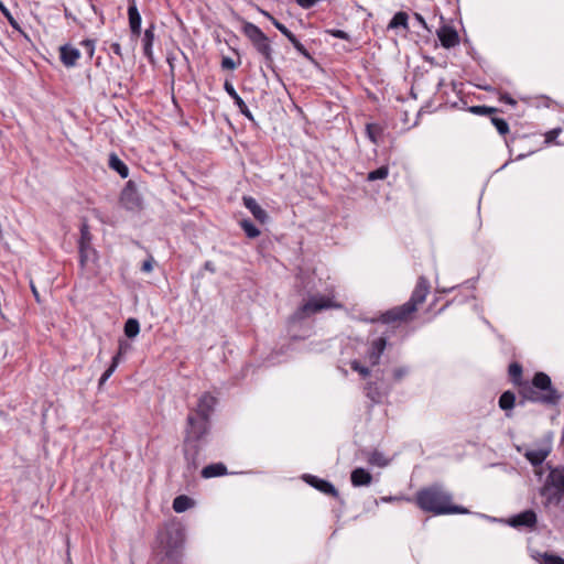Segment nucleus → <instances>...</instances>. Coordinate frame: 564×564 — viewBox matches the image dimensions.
Masks as SVG:
<instances>
[{
	"instance_id": "1",
	"label": "nucleus",
	"mask_w": 564,
	"mask_h": 564,
	"mask_svg": "<svg viewBox=\"0 0 564 564\" xmlns=\"http://www.w3.org/2000/svg\"><path fill=\"white\" fill-rule=\"evenodd\" d=\"M522 366L519 362H511L508 368L510 380L519 387L520 405H524L525 401L543 404L546 406H556L562 393L552 384L550 376L545 372H536L532 381L529 383L522 380Z\"/></svg>"
},
{
	"instance_id": "2",
	"label": "nucleus",
	"mask_w": 564,
	"mask_h": 564,
	"mask_svg": "<svg viewBox=\"0 0 564 564\" xmlns=\"http://www.w3.org/2000/svg\"><path fill=\"white\" fill-rule=\"evenodd\" d=\"M414 502L422 511L434 516L469 513L465 507L454 505L453 495L440 484L416 491Z\"/></svg>"
},
{
	"instance_id": "3",
	"label": "nucleus",
	"mask_w": 564,
	"mask_h": 564,
	"mask_svg": "<svg viewBox=\"0 0 564 564\" xmlns=\"http://www.w3.org/2000/svg\"><path fill=\"white\" fill-rule=\"evenodd\" d=\"M186 423L183 453L187 470L193 473L198 467V456L209 433L210 420L197 417L193 413H188Z\"/></svg>"
},
{
	"instance_id": "4",
	"label": "nucleus",
	"mask_w": 564,
	"mask_h": 564,
	"mask_svg": "<svg viewBox=\"0 0 564 564\" xmlns=\"http://www.w3.org/2000/svg\"><path fill=\"white\" fill-rule=\"evenodd\" d=\"M429 280L421 275L419 276L415 288L408 302L400 306H395L391 310L381 313L379 317L373 318L372 322H380L382 324H393L397 322H406L411 318L412 314L416 312L417 306L422 304L427 294L430 293Z\"/></svg>"
},
{
	"instance_id": "5",
	"label": "nucleus",
	"mask_w": 564,
	"mask_h": 564,
	"mask_svg": "<svg viewBox=\"0 0 564 564\" xmlns=\"http://www.w3.org/2000/svg\"><path fill=\"white\" fill-rule=\"evenodd\" d=\"M160 545L164 554L153 561L155 564H180L183 557V546L185 542V532L180 524H170L164 528L158 535Z\"/></svg>"
},
{
	"instance_id": "6",
	"label": "nucleus",
	"mask_w": 564,
	"mask_h": 564,
	"mask_svg": "<svg viewBox=\"0 0 564 564\" xmlns=\"http://www.w3.org/2000/svg\"><path fill=\"white\" fill-rule=\"evenodd\" d=\"M242 33L251 42L253 48L263 58V63L273 73H275V63L273 57V48L269 37L262 30L251 22H245L242 25Z\"/></svg>"
},
{
	"instance_id": "7",
	"label": "nucleus",
	"mask_w": 564,
	"mask_h": 564,
	"mask_svg": "<svg viewBox=\"0 0 564 564\" xmlns=\"http://www.w3.org/2000/svg\"><path fill=\"white\" fill-rule=\"evenodd\" d=\"M539 494L544 498V506H558L564 498V467L552 468Z\"/></svg>"
},
{
	"instance_id": "8",
	"label": "nucleus",
	"mask_w": 564,
	"mask_h": 564,
	"mask_svg": "<svg viewBox=\"0 0 564 564\" xmlns=\"http://www.w3.org/2000/svg\"><path fill=\"white\" fill-rule=\"evenodd\" d=\"M341 305L335 303L332 297L324 295H313L305 303L299 306L292 318L300 321L323 310L338 308Z\"/></svg>"
},
{
	"instance_id": "9",
	"label": "nucleus",
	"mask_w": 564,
	"mask_h": 564,
	"mask_svg": "<svg viewBox=\"0 0 564 564\" xmlns=\"http://www.w3.org/2000/svg\"><path fill=\"white\" fill-rule=\"evenodd\" d=\"M91 239L93 237L88 226L83 224L78 241L79 262L82 267H85L89 261H95L97 259V252L91 246Z\"/></svg>"
},
{
	"instance_id": "10",
	"label": "nucleus",
	"mask_w": 564,
	"mask_h": 564,
	"mask_svg": "<svg viewBox=\"0 0 564 564\" xmlns=\"http://www.w3.org/2000/svg\"><path fill=\"white\" fill-rule=\"evenodd\" d=\"M120 202L127 210L135 212L142 208V197L133 181L127 182L121 192Z\"/></svg>"
},
{
	"instance_id": "11",
	"label": "nucleus",
	"mask_w": 564,
	"mask_h": 564,
	"mask_svg": "<svg viewBox=\"0 0 564 564\" xmlns=\"http://www.w3.org/2000/svg\"><path fill=\"white\" fill-rule=\"evenodd\" d=\"M391 390L392 386L381 379L368 382L365 388L366 397L375 404L381 403L383 399L389 395Z\"/></svg>"
},
{
	"instance_id": "12",
	"label": "nucleus",
	"mask_w": 564,
	"mask_h": 564,
	"mask_svg": "<svg viewBox=\"0 0 564 564\" xmlns=\"http://www.w3.org/2000/svg\"><path fill=\"white\" fill-rule=\"evenodd\" d=\"M217 399L209 392H205L198 399L196 409L192 410L194 416L210 420V415L214 412Z\"/></svg>"
},
{
	"instance_id": "13",
	"label": "nucleus",
	"mask_w": 564,
	"mask_h": 564,
	"mask_svg": "<svg viewBox=\"0 0 564 564\" xmlns=\"http://www.w3.org/2000/svg\"><path fill=\"white\" fill-rule=\"evenodd\" d=\"M302 479L310 485L311 487L315 488L319 492L334 497L339 498V492L335 488V486L329 482L328 480L322 479L317 476L311 475V474H304L302 476Z\"/></svg>"
},
{
	"instance_id": "14",
	"label": "nucleus",
	"mask_w": 564,
	"mask_h": 564,
	"mask_svg": "<svg viewBox=\"0 0 564 564\" xmlns=\"http://www.w3.org/2000/svg\"><path fill=\"white\" fill-rule=\"evenodd\" d=\"M507 523L516 529L529 528L533 529L538 523V517L534 510L528 509L518 514L510 517Z\"/></svg>"
},
{
	"instance_id": "15",
	"label": "nucleus",
	"mask_w": 564,
	"mask_h": 564,
	"mask_svg": "<svg viewBox=\"0 0 564 564\" xmlns=\"http://www.w3.org/2000/svg\"><path fill=\"white\" fill-rule=\"evenodd\" d=\"M129 343H127L126 340L119 341L117 354L112 357L110 366L107 368V370L101 375L99 379V388H101L105 384V382L112 376L121 360V357L129 350Z\"/></svg>"
},
{
	"instance_id": "16",
	"label": "nucleus",
	"mask_w": 564,
	"mask_h": 564,
	"mask_svg": "<svg viewBox=\"0 0 564 564\" xmlns=\"http://www.w3.org/2000/svg\"><path fill=\"white\" fill-rule=\"evenodd\" d=\"M436 35L445 48H452L458 45L459 36L457 31L451 25H442L437 31Z\"/></svg>"
},
{
	"instance_id": "17",
	"label": "nucleus",
	"mask_w": 564,
	"mask_h": 564,
	"mask_svg": "<svg viewBox=\"0 0 564 564\" xmlns=\"http://www.w3.org/2000/svg\"><path fill=\"white\" fill-rule=\"evenodd\" d=\"M129 7H128V19H129V26L132 36L139 37L141 34V14L138 10L135 0H128Z\"/></svg>"
},
{
	"instance_id": "18",
	"label": "nucleus",
	"mask_w": 564,
	"mask_h": 564,
	"mask_svg": "<svg viewBox=\"0 0 564 564\" xmlns=\"http://www.w3.org/2000/svg\"><path fill=\"white\" fill-rule=\"evenodd\" d=\"M490 121L495 126V128L497 129V131L500 135L506 137L509 133V131H510L509 123L505 119L499 118L496 115H491ZM505 141L509 149L510 154L513 155L516 153V151H514V147H516V142H517L516 138H512L511 140L505 138Z\"/></svg>"
},
{
	"instance_id": "19",
	"label": "nucleus",
	"mask_w": 564,
	"mask_h": 564,
	"mask_svg": "<svg viewBox=\"0 0 564 564\" xmlns=\"http://www.w3.org/2000/svg\"><path fill=\"white\" fill-rule=\"evenodd\" d=\"M224 89L232 98L235 105L239 108L240 112L249 120H253V116L249 110L248 106L242 100V98L237 94L234 85L229 80L225 82Z\"/></svg>"
},
{
	"instance_id": "20",
	"label": "nucleus",
	"mask_w": 564,
	"mask_h": 564,
	"mask_svg": "<svg viewBox=\"0 0 564 564\" xmlns=\"http://www.w3.org/2000/svg\"><path fill=\"white\" fill-rule=\"evenodd\" d=\"M386 346L387 339L384 337H379L371 343L370 348L368 350V359L372 367L379 365L381 355L383 354Z\"/></svg>"
},
{
	"instance_id": "21",
	"label": "nucleus",
	"mask_w": 564,
	"mask_h": 564,
	"mask_svg": "<svg viewBox=\"0 0 564 564\" xmlns=\"http://www.w3.org/2000/svg\"><path fill=\"white\" fill-rule=\"evenodd\" d=\"M59 53L61 62L66 67H74L77 64L78 58L80 57L79 50L69 44L61 46Z\"/></svg>"
},
{
	"instance_id": "22",
	"label": "nucleus",
	"mask_w": 564,
	"mask_h": 564,
	"mask_svg": "<svg viewBox=\"0 0 564 564\" xmlns=\"http://www.w3.org/2000/svg\"><path fill=\"white\" fill-rule=\"evenodd\" d=\"M242 200L245 207L249 209V212L259 223L264 224L268 220V213L257 203L253 197L243 196Z\"/></svg>"
},
{
	"instance_id": "23",
	"label": "nucleus",
	"mask_w": 564,
	"mask_h": 564,
	"mask_svg": "<svg viewBox=\"0 0 564 564\" xmlns=\"http://www.w3.org/2000/svg\"><path fill=\"white\" fill-rule=\"evenodd\" d=\"M155 25L151 23L144 31L143 37H142V45H143V54L145 57L149 58V61L153 59V42H154V34Z\"/></svg>"
},
{
	"instance_id": "24",
	"label": "nucleus",
	"mask_w": 564,
	"mask_h": 564,
	"mask_svg": "<svg viewBox=\"0 0 564 564\" xmlns=\"http://www.w3.org/2000/svg\"><path fill=\"white\" fill-rule=\"evenodd\" d=\"M350 481L354 487L368 486L372 481V476L365 468L358 467L351 471Z\"/></svg>"
},
{
	"instance_id": "25",
	"label": "nucleus",
	"mask_w": 564,
	"mask_h": 564,
	"mask_svg": "<svg viewBox=\"0 0 564 564\" xmlns=\"http://www.w3.org/2000/svg\"><path fill=\"white\" fill-rule=\"evenodd\" d=\"M401 28L404 32H409V14L404 11L397 12L388 24V29L395 30Z\"/></svg>"
},
{
	"instance_id": "26",
	"label": "nucleus",
	"mask_w": 564,
	"mask_h": 564,
	"mask_svg": "<svg viewBox=\"0 0 564 564\" xmlns=\"http://www.w3.org/2000/svg\"><path fill=\"white\" fill-rule=\"evenodd\" d=\"M226 474H227V467L223 463L207 465L202 470L203 478L219 477V476H224Z\"/></svg>"
},
{
	"instance_id": "27",
	"label": "nucleus",
	"mask_w": 564,
	"mask_h": 564,
	"mask_svg": "<svg viewBox=\"0 0 564 564\" xmlns=\"http://www.w3.org/2000/svg\"><path fill=\"white\" fill-rule=\"evenodd\" d=\"M109 167L116 171L122 178H126L129 175V167L115 153L109 155Z\"/></svg>"
},
{
	"instance_id": "28",
	"label": "nucleus",
	"mask_w": 564,
	"mask_h": 564,
	"mask_svg": "<svg viewBox=\"0 0 564 564\" xmlns=\"http://www.w3.org/2000/svg\"><path fill=\"white\" fill-rule=\"evenodd\" d=\"M194 506V500L186 495H180L173 500V510L177 513L185 512Z\"/></svg>"
},
{
	"instance_id": "29",
	"label": "nucleus",
	"mask_w": 564,
	"mask_h": 564,
	"mask_svg": "<svg viewBox=\"0 0 564 564\" xmlns=\"http://www.w3.org/2000/svg\"><path fill=\"white\" fill-rule=\"evenodd\" d=\"M549 455L547 449L538 448V449H531L525 453L527 459L533 465L539 466L541 465L545 458Z\"/></svg>"
},
{
	"instance_id": "30",
	"label": "nucleus",
	"mask_w": 564,
	"mask_h": 564,
	"mask_svg": "<svg viewBox=\"0 0 564 564\" xmlns=\"http://www.w3.org/2000/svg\"><path fill=\"white\" fill-rule=\"evenodd\" d=\"M498 404L499 408L506 412L512 410L516 405V394L510 390L505 391L500 395Z\"/></svg>"
},
{
	"instance_id": "31",
	"label": "nucleus",
	"mask_w": 564,
	"mask_h": 564,
	"mask_svg": "<svg viewBox=\"0 0 564 564\" xmlns=\"http://www.w3.org/2000/svg\"><path fill=\"white\" fill-rule=\"evenodd\" d=\"M468 111L476 116H490V117H491V115H497L498 112H501L500 109H498L496 107L486 106V105L470 106L468 108Z\"/></svg>"
},
{
	"instance_id": "32",
	"label": "nucleus",
	"mask_w": 564,
	"mask_h": 564,
	"mask_svg": "<svg viewBox=\"0 0 564 564\" xmlns=\"http://www.w3.org/2000/svg\"><path fill=\"white\" fill-rule=\"evenodd\" d=\"M239 224L248 238L254 239L260 236L261 231L250 219H242Z\"/></svg>"
},
{
	"instance_id": "33",
	"label": "nucleus",
	"mask_w": 564,
	"mask_h": 564,
	"mask_svg": "<svg viewBox=\"0 0 564 564\" xmlns=\"http://www.w3.org/2000/svg\"><path fill=\"white\" fill-rule=\"evenodd\" d=\"M124 335L128 337V338H133L135 337L139 332H140V324L138 322V319L135 318H129L126 324H124Z\"/></svg>"
},
{
	"instance_id": "34",
	"label": "nucleus",
	"mask_w": 564,
	"mask_h": 564,
	"mask_svg": "<svg viewBox=\"0 0 564 564\" xmlns=\"http://www.w3.org/2000/svg\"><path fill=\"white\" fill-rule=\"evenodd\" d=\"M368 463L370 465H373V466H378V467H384L389 464V460L386 458V456L379 452V451H373L369 454L368 456Z\"/></svg>"
},
{
	"instance_id": "35",
	"label": "nucleus",
	"mask_w": 564,
	"mask_h": 564,
	"mask_svg": "<svg viewBox=\"0 0 564 564\" xmlns=\"http://www.w3.org/2000/svg\"><path fill=\"white\" fill-rule=\"evenodd\" d=\"M389 174L388 166H380L377 170H373L368 173L367 180L368 181H377V180H384Z\"/></svg>"
},
{
	"instance_id": "36",
	"label": "nucleus",
	"mask_w": 564,
	"mask_h": 564,
	"mask_svg": "<svg viewBox=\"0 0 564 564\" xmlns=\"http://www.w3.org/2000/svg\"><path fill=\"white\" fill-rule=\"evenodd\" d=\"M294 48L305 58L312 61L313 57L311 53L305 48V46L297 40V37L294 35L292 39L289 40Z\"/></svg>"
},
{
	"instance_id": "37",
	"label": "nucleus",
	"mask_w": 564,
	"mask_h": 564,
	"mask_svg": "<svg viewBox=\"0 0 564 564\" xmlns=\"http://www.w3.org/2000/svg\"><path fill=\"white\" fill-rule=\"evenodd\" d=\"M366 132L371 142H378V134L381 132V129L376 123H368L366 126Z\"/></svg>"
},
{
	"instance_id": "38",
	"label": "nucleus",
	"mask_w": 564,
	"mask_h": 564,
	"mask_svg": "<svg viewBox=\"0 0 564 564\" xmlns=\"http://www.w3.org/2000/svg\"><path fill=\"white\" fill-rule=\"evenodd\" d=\"M540 557L542 558L541 564H564V558L555 554L543 553L540 554Z\"/></svg>"
},
{
	"instance_id": "39",
	"label": "nucleus",
	"mask_w": 564,
	"mask_h": 564,
	"mask_svg": "<svg viewBox=\"0 0 564 564\" xmlns=\"http://www.w3.org/2000/svg\"><path fill=\"white\" fill-rule=\"evenodd\" d=\"M410 372L409 367L402 366L393 369L392 371V378L394 382H400L403 380Z\"/></svg>"
},
{
	"instance_id": "40",
	"label": "nucleus",
	"mask_w": 564,
	"mask_h": 564,
	"mask_svg": "<svg viewBox=\"0 0 564 564\" xmlns=\"http://www.w3.org/2000/svg\"><path fill=\"white\" fill-rule=\"evenodd\" d=\"M350 367L354 371L358 372L364 378H366L370 375L369 368L362 366L358 360L351 361Z\"/></svg>"
},
{
	"instance_id": "41",
	"label": "nucleus",
	"mask_w": 564,
	"mask_h": 564,
	"mask_svg": "<svg viewBox=\"0 0 564 564\" xmlns=\"http://www.w3.org/2000/svg\"><path fill=\"white\" fill-rule=\"evenodd\" d=\"M80 45L83 46L88 58H91L95 53V41L93 40H84Z\"/></svg>"
},
{
	"instance_id": "42",
	"label": "nucleus",
	"mask_w": 564,
	"mask_h": 564,
	"mask_svg": "<svg viewBox=\"0 0 564 564\" xmlns=\"http://www.w3.org/2000/svg\"><path fill=\"white\" fill-rule=\"evenodd\" d=\"M561 132H562L561 128H554V129L547 131L545 133L544 143L551 144V143L555 142L556 138L560 135Z\"/></svg>"
},
{
	"instance_id": "43",
	"label": "nucleus",
	"mask_w": 564,
	"mask_h": 564,
	"mask_svg": "<svg viewBox=\"0 0 564 564\" xmlns=\"http://www.w3.org/2000/svg\"><path fill=\"white\" fill-rule=\"evenodd\" d=\"M327 32L336 39L350 41V35L347 32H345L344 30L334 29V30H328Z\"/></svg>"
},
{
	"instance_id": "44",
	"label": "nucleus",
	"mask_w": 564,
	"mask_h": 564,
	"mask_svg": "<svg viewBox=\"0 0 564 564\" xmlns=\"http://www.w3.org/2000/svg\"><path fill=\"white\" fill-rule=\"evenodd\" d=\"M221 67L224 69L232 70L237 67V64L235 63V61L231 57L224 56L221 59Z\"/></svg>"
},
{
	"instance_id": "45",
	"label": "nucleus",
	"mask_w": 564,
	"mask_h": 564,
	"mask_svg": "<svg viewBox=\"0 0 564 564\" xmlns=\"http://www.w3.org/2000/svg\"><path fill=\"white\" fill-rule=\"evenodd\" d=\"M154 259L152 256H149L147 260L143 261L141 265V271L144 273H150L153 270Z\"/></svg>"
},
{
	"instance_id": "46",
	"label": "nucleus",
	"mask_w": 564,
	"mask_h": 564,
	"mask_svg": "<svg viewBox=\"0 0 564 564\" xmlns=\"http://www.w3.org/2000/svg\"><path fill=\"white\" fill-rule=\"evenodd\" d=\"M321 0H295L296 4L303 9H311L315 7Z\"/></svg>"
},
{
	"instance_id": "47",
	"label": "nucleus",
	"mask_w": 564,
	"mask_h": 564,
	"mask_svg": "<svg viewBox=\"0 0 564 564\" xmlns=\"http://www.w3.org/2000/svg\"><path fill=\"white\" fill-rule=\"evenodd\" d=\"M499 101H502L507 105H510L511 107H514L517 106V100L511 97L509 94L507 93H501L500 96H499Z\"/></svg>"
},
{
	"instance_id": "48",
	"label": "nucleus",
	"mask_w": 564,
	"mask_h": 564,
	"mask_svg": "<svg viewBox=\"0 0 564 564\" xmlns=\"http://www.w3.org/2000/svg\"><path fill=\"white\" fill-rule=\"evenodd\" d=\"M288 40L292 39L294 36V34L284 25L280 22V24L278 26H275Z\"/></svg>"
},
{
	"instance_id": "49",
	"label": "nucleus",
	"mask_w": 564,
	"mask_h": 564,
	"mask_svg": "<svg viewBox=\"0 0 564 564\" xmlns=\"http://www.w3.org/2000/svg\"><path fill=\"white\" fill-rule=\"evenodd\" d=\"M288 40L292 39L294 36V34L284 25L280 22V24L278 26H275Z\"/></svg>"
},
{
	"instance_id": "50",
	"label": "nucleus",
	"mask_w": 564,
	"mask_h": 564,
	"mask_svg": "<svg viewBox=\"0 0 564 564\" xmlns=\"http://www.w3.org/2000/svg\"><path fill=\"white\" fill-rule=\"evenodd\" d=\"M110 47H111L113 54H116L117 56L122 58L121 45L118 42L111 43Z\"/></svg>"
},
{
	"instance_id": "51",
	"label": "nucleus",
	"mask_w": 564,
	"mask_h": 564,
	"mask_svg": "<svg viewBox=\"0 0 564 564\" xmlns=\"http://www.w3.org/2000/svg\"><path fill=\"white\" fill-rule=\"evenodd\" d=\"M260 12L271 21V23L274 25V26H278L280 24V21L276 20L271 13H269L268 11H264V10H260Z\"/></svg>"
},
{
	"instance_id": "52",
	"label": "nucleus",
	"mask_w": 564,
	"mask_h": 564,
	"mask_svg": "<svg viewBox=\"0 0 564 564\" xmlns=\"http://www.w3.org/2000/svg\"><path fill=\"white\" fill-rule=\"evenodd\" d=\"M7 19L12 28L19 30V24L11 14H7Z\"/></svg>"
},
{
	"instance_id": "53",
	"label": "nucleus",
	"mask_w": 564,
	"mask_h": 564,
	"mask_svg": "<svg viewBox=\"0 0 564 564\" xmlns=\"http://www.w3.org/2000/svg\"><path fill=\"white\" fill-rule=\"evenodd\" d=\"M7 19L12 28L19 30V24L11 14H7Z\"/></svg>"
},
{
	"instance_id": "54",
	"label": "nucleus",
	"mask_w": 564,
	"mask_h": 564,
	"mask_svg": "<svg viewBox=\"0 0 564 564\" xmlns=\"http://www.w3.org/2000/svg\"><path fill=\"white\" fill-rule=\"evenodd\" d=\"M534 152H535V150H529L527 153H517L516 160H522Z\"/></svg>"
},
{
	"instance_id": "55",
	"label": "nucleus",
	"mask_w": 564,
	"mask_h": 564,
	"mask_svg": "<svg viewBox=\"0 0 564 564\" xmlns=\"http://www.w3.org/2000/svg\"><path fill=\"white\" fill-rule=\"evenodd\" d=\"M205 270L210 271L212 273L215 272V267L212 261H206L204 264Z\"/></svg>"
},
{
	"instance_id": "56",
	"label": "nucleus",
	"mask_w": 564,
	"mask_h": 564,
	"mask_svg": "<svg viewBox=\"0 0 564 564\" xmlns=\"http://www.w3.org/2000/svg\"><path fill=\"white\" fill-rule=\"evenodd\" d=\"M415 19H416V20H417L422 25L426 26V24H425V20H424V18H423L421 14L415 13Z\"/></svg>"
},
{
	"instance_id": "57",
	"label": "nucleus",
	"mask_w": 564,
	"mask_h": 564,
	"mask_svg": "<svg viewBox=\"0 0 564 564\" xmlns=\"http://www.w3.org/2000/svg\"><path fill=\"white\" fill-rule=\"evenodd\" d=\"M0 9H1L2 13H3L6 17H7V14H11V13L9 12V10H8L7 8H4L1 3H0Z\"/></svg>"
},
{
	"instance_id": "58",
	"label": "nucleus",
	"mask_w": 564,
	"mask_h": 564,
	"mask_svg": "<svg viewBox=\"0 0 564 564\" xmlns=\"http://www.w3.org/2000/svg\"><path fill=\"white\" fill-rule=\"evenodd\" d=\"M32 292H33L34 296L37 299V291L34 286H32Z\"/></svg>"
},
{
	"instance_id": "59",
	"label": "nucleus",
	"mask_w": 564,
	"mask_h": 564,
	"mask_svg": "<svg viewBox=\"0 0 564 564\" xmlns=\"http://www.w3.org/2000/svg\"><path fill=\"white\" fill-rule=\"evenodd\" d=\"M443 82H444L443 79L440 80L438 87L443 85Z\"/></svg>"
},
{
	"instance_id": "60",
	"label": "nucleus",
	"mask_w": 564,
	"mask_h": 564,
	"mask_svg": "<svg viewBox=\"0 0 564 564\" xmlns=\"http://www.w3.org/2000/svg\"><path fill=\"white\" fill-rule=\"evenodd\" d=\"M485 90L490 91V87H484Z\"/></svg>"
}]
</instances>
